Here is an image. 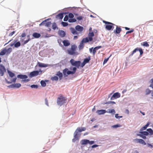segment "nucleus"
<instances>
[{
	"instance_id": "nucleus-1",
	"label": "nucleus",
	"mask_w": 153,
	"mask_h": 153,
	"mask_svg": "<svg viewBox=\"0 0 153 153\" xmlns=\"http://www.w3.org/2000/svg\"><path fill=\"white\" fill-rule=\"evenodd\" d=\"M70 69L73 71H69L67 68H65L63 70V73L65 77L67 76L69 74H74L76 70V68L75 67H71Z\"/></svg>"
},
{
	"instance_id": "nucleus-2",
	"label": "nucleus",
	"mask_w": 153,
	"mask_h": 153,
	"mask_svg": "<svg viewBox=\"0 0 153 153\" xmlns=\"http://www.w3.org/2000/svg\"><path fill=\"white\" fill-rule=\"evenodd\" d=\"M77 48V46L75 45H71V48L67 50L68 54L70 55H78L79 53L77 52L76 51Z\"/></svg>"
},
{
	"instance_id": "nucleus-3",
	"label": "nucleus",
	"mask_w": 153,
	"mask_h": 153,
	"mask_svg": "<svg viewBox=\"0 0 153 153\" xmlns=\"http://www.w3.org/2000/svg\"><path fill=\"white\" fill-rule=\"evenodd\" d=\"M103 23L105 24V28L106 30H113L114 28V25H115L113 23L111 22H107L104 20L103 21Z\"/></svg>"
},
{
	"instance_id": "nucleus-4",
	"label": "nucleus",
	"mask_w": 153,
	"mask_h": 153,
	"mask_svg": "<svg viewBox=\"0 0 153 153\" xmlns=\"http://www.w3.org/2000/svg\"><path fill=\"white\" fill-rule=\"evenodd\" d=\"M67 99L62 96H60L58 97L57 100V103L58 105L62 106L65 103Z\"/></svg>"
},
{
	"instance_id": "nucleus-5",
	"label": "nucleus",
	"mask_w": 153,
	"mask_h": 153,
	"mask_svg": "<svg viewBox=\"0 0 153 153\" xmlns=\"http://www.w3.org/2000/svg\"><path fill=\"white\" fill-rule=\"evenodd\" d=\"M70 62L72 66H76L78 68H79L81 64V62L80 61H75L73 59H71Z\"/></svg>"
},
{
	"instance_id": "nucleus-6",
	"label": "nucleus",
	"mask_w": 153,
	"mask_h": 153,
	"mask_svg": "<svg viewBox=\"0 0 153 153\" xmlns=\"http://www.w3.org/2000/svg\"><path fill=\"white\" fill-rule=\"evenodd\" d=\"M80 143L82 145H86L88 144L91 145L94 143V141H90L87 139H83L81 141Z\"/></svg>"
},
{
	"instance_id": "nucleus-7",
	"label": "nucleus",
	"mask_w": 153,
	"mask_h": 153,
	"mask_svg": "<svg viewBox=\"0 0 153 153\" xmlns=\"http://www.w3.org/2000/svg\"><path fill=\"white\" fill-rule=\"evenodd\" d=\"M42 71L41 69H40L39 71H34L30 72V75L31 77L36 76L38 75L41 74H42Z\"/></svg>"
},
{
	"instance_id": "nucleus-8",
	"label": "nucleus",
	"mask_w": 153,
	"mask_h": 153,
	"mask_svg": "<svg viewBox=\"0 0 153 153\" xmlns=\"http://www.w3.org/2000/svg\"><path fill=\"white\" fill-rule=\"evenodd\" d=\"M78 131L76 130L74 133V138L72 139V141L75 142L77 140H79V137L81 134H78Z\"/></svg>"
},
{
	"instance_id": "nucleus-9",
	"label": "nucleus",
	"mask_w": 153,
	"mask_h": 153,
	"mask_svg": "<svg viewBox=\"0 0 153 153\" xmlns=\"http://www.w3.org/2000/svg\"><path fill=\"white\" fill-rule=\"evenodd\" d=\"M139 51L140 52V55H141L143 53L142 49L140 48H137L134 49L130 55L132 56L137 51Z\"/></svg>"
},
{
	"instance_id": "nucleus-10",
	"label": "nucleus",
	"mask_w": 153,
	"mask_h": 153,
	"mask_svg": "<svg viewBox=\"0 0 153 153\" xmlns=\"http://www.w3.org/2000/svg\"><path fill=\"white\" fill-rule=\"evenodd\" d=\"M6 72V70L4 66L2 64H0V75L1 76H3L5 72Z\"/></svg>"
},
{
	"instance_id": "nucleus-11",
	"label": "nucleus",
	"mask_w": 153,
	"mask_h": 153,
	"mask_svg": "<svg viewBox=\"0 0 153 153\" xmlns=\"http://www.w3.org/2000/svg\"><path fill=\"white\" fill-rule=\"evenodd\" d=\"M120 94L118 92L114 93L111 98V100H114L120 97Z\"/></svg>"
},
{
	"instance_id": "nucleus-12",
	"label": "nucleus",
	"mask_w": 153,
	"mask_h": 153,
	"mask_svg": "<svg viewBox=\"0 0 153 153\" xmlns=\"http://www.w3.org/2000/svg\"><path fill=\"white\" fill-rule=\"evenodd\" d=\"M134 141L136 143H139L143 144V145H145L146 144V143L142 139H136L134 140Z\"/></svg>"
},
{
	"instance_id": "nucleus-13",
	"label": "nucleus",
	"mask_w": 153,
	"mask_h": 153,
	"mask_svg": "<svg viewBox=\"0 0 153 153\" xmlns=\"http://www.w3.org/2000/svg\"><path fill=\"white\" fill-rule=\"evenodd\" d=\"M122 30L121 28L116 25V28L115 30H114V32L116 34H119L120 33Z\"/></svg>"
},
{
	"instance_id": "nucleus-14",
	"label": "nucleus",
	"mask_w": 153,
	"mask_h": 153,
	"mask_svg": "<svg viewBox=\"0 0 153 153\" xmlns=\"http://www.w3.org/2000/svg\"><path fill=\"white\" fill-rule=\"evenodd\" d=\"M83 27L79 25L76 26L75 27L76 30L78 31L81 32L83 30Z\"/></svg>"
},
{
	"instance_id": "nucleus-15",
	"label": "nucleus",
	"mask_w": 153,
	"mask_h": 153,
	"mask_svg": "<svg viewBox=\"0 0 153 153\" xmlns=\"http://www.w3.org/2000/svg\"><path fill=\"white\" fill-rule=\"evenodd\" d=\"M106 112V111L105 110H97L96 113L99 115H101L105 114Z\"/></svg>"
},
{
	"instance_id": "nucleus-16",
	"label": "nucleus",
	"mask_w": 153,
	"mask_h": 153,
	"mask_svg": "<svg viewBox=\"0 0 153 153\" xmlns=\"http://www.w3.org/2000/svg\"><path fill=\"white\" fill-rule=\"evenodd\" d=\"M37 65L40 67H46L48 66V65L47 64H44L39 62L37 63Z\"/></svg>"
},
{
	"instance_id": "nucleus-17",
	"label": "nucleus",
	"mask_w": 153,
	"mask_h": 153,
	"mask_svg": "<svg viewBox=\"0 0 153 153\" xmlns=\"http://www.w3.org/2000/svg\"><path fill=\"white\" fill-rule=\"evenodd\" d=\"M94 36V32H90L88 34V37L89 38L90 41H91L93 40L92 37Z\"/></svg>"
},
{
	"instance_id": "nucleus-18",
	"label": "nucleus",
	"mask_w": 153,
	"mask_h": 153,
	"mask_svg": "<svg viewBox=\"0 0 153 153\" xmlns=\"http://www.w3.org/2000/svg\"><path fill=\"white\" fill-rule=\"evenodd\" d=\"M70 30L71 33L74 35L77 34H78L76 29H75L73 27H71L70 28Z\"/></svg>"
},
{
	"instance_id": "nucleus-19",
	"label": "nucleus",
	"mask_w": 153,
	"mask_h": 153,
	"mask_svg": "<svg viewBox=\"0 0 153 153\" xmlns=\"http://www.w3.org/2000/svg\"><path fill=\"white\" fill-rule=\"evenodd\" d=\"M17 76L18 78L21 79H25L27 78V76L25 75L19 74Z\"/></svg>"
},
{
	"instance_id": "nucleus-20",
	"label": "nucleus",
	"mask_w": 153,
	"mask_h": 153,
	"mask_svg": "<svg viewBox=\"0 0 153 153\" xmlns=\"http://www.w3.org/2000/svg\"><path fill=\"white\" fill-rule=\"evenodd\" d=\"M62 42L64 46H68L70 45L69 42L68 40H64Z\"/></svg>"
},
{
	"instance_id": "nucleus-21",
	"label": "nucleus",
	"mask_w": 153,
	"mask_h": 153,
	"mask_svg": "<svg viewBox=\"0 0 153 153\" xmlns=\"http://www.w3.org/2000/svg\"><path fill=\"white\" fill-rule=\"evenodd\" d=\"M11 87L19 88L21 86V85L20 83H16L10 85Z\"/></svg>"
},
{
	"instance_id": "nucleus-22",
	"label": "nucleus",
	"mask_w": 153,
	"mask_h": 153,
	"mask_svg": "<svg viewBox=\"0 0 153 153\" xmlns=\"http://www.w3.org/2000/svg\"><path fill=\"white\" fill-rule=\"evenodd\" d=\"M86 129V128L85 127L82 128L78 127L76 130L79 132L85 131Z\"/></svg>"
},
{
	"instance_id": "nucleus-23",
	"label": "nucleus",
	"mask_w": 153,
	"mask_h": 153,
	"mask_svg": "<svg viewBox=\"0 0 153 153\" xmlns=\"http://www.w3.org/2000/svg\"><path fill=\"white\" fill-rule=\"evenodd\" d=\"M56 75L59 77L60 80L62 79L63 77L62 74L60 71H58Z\"/></svg>"
},
{
	"instance_id": "nucleus-24",
	"label": "nucleus",
	"mask_w": 153,
	"mask_h": 153,
	"mask_svg": "<svg viewBox=\"0 0 153 153\" xmlns=\"http://www.w3.org/2000/svg\"><path fill=\"white\" fill-rule=\"evenodd\" d=\"M33 36L34 38H37L40 37L41 35L37 33H34L33 34Z\"/></svg>"
},
{
	"instance_id": "nucleus-25",
	"label": "nucleus",
	"mask_w": 153,
	"mask_h": 153,
	"mask_svg": "<svg viewBox=\"0 0 153 153\" xmlns=\"http://www.w3.org/2000/svg\"><path fill=\"white\" fill-rule=\"evenodd\" d=\"M59 35L61 37H64L65 35V32L63 30H60L59 32Z\"/></svg>"
},
{
	"instance_id": "nucleus-26",
	"label": "nucleus",
	"mask_w": 153,
	"mask_h": 153,
	"mask_svg": "<svg viewBox=\"0 0 153 153\" xmlns=\"http://www.w3.org/2000/svg\"><path fill=\"white\" fill-rule=\"evenodd\" d=\"M6 53V49L4 48L0 52V55L3 56L5 55Z\"/></svg>"
},
{
	"instance_id": "nucleus-27",
	"label": "nucleus",
	"mask_w": 153,
	"mask_h": 153,
	"mask_svg": "<svg viewBox=\"0 0 153 153\" xmlns=\"http://www.w3.org/2000/svg\"><path fill=\"white\" fill-rule=\"evenodd\" d=\"M84 47V44L83 43V42L81 41V42L80 43V44L78 46V48L79 49V50H81L83 49Z\"/></svg>"
},
{
	"instance_id": "nucleus-28",
	"label": "nucleus",
	"mask_w": 153,
	"mask_h": 153,
	"mask_svg": "<svg viewBox=\"0 0 153 153\" xmlns=\"http://www.w3.org/2000/svg\"><path fill=\"white\" fill-rule=\"evenodd\" d=\"M89 37H86L85 38H83L81 41L83 43H86L88 42L89 41H90L89 40Z\"/></svg>"
},
{
	"instance_id": "nucleus-29",
	"label": "nucleus",
	"mask_w": 153,
	"mask_h": 153,
	"mask_svg": "<svg viewBox=\"0 0 153 153\" xmlns=\"http://www.w3.org/2000/svg\"><path fill=\"white\" fill-rule=\"evenodd\" d=\"M63 17V14L62 13H59L56 16V18H59L60 19H62Z\"/></svg>"
},
{
	"instance_id": "nucleus-30",
	"label": "nucleus",
	"mask_w": 153,
	"mask_h": 153,
	"mask_svg": "<svg viewBox=\"0 0 153 153\" xmlns=\"http://www.w3.org/2000/svg\"><path fill=\"white\" fill-rule=\"evenodd\" d=\"M149 123H147L146 125H145L140 129V130L141 131H142L143 130H145L147 128V127L149 126Z\"/></svg>"
},
{
	"instance_id": "nucleus-31",
	"label": "nucleus",
	"mask_w": 153,
	"mask_h": 153,
	"mask_svg": "<svg viewBox=\"0 0 153 153\" xmlns=\"http://www.w3.org/2000/svg\"><path fill=\"white\" fill-rule=\"evenodd\" d=\"M139 133H140L143 135H145V136H147L149 135V133L148 132L146 131H140Z\"/></svg>"
},
{
	"instance_id": "nucleus-32",
	"label": "nucleus",
	"mask_w": 153,
	"mask_h": 153,
	"mask_svg": "<svg viewBox=\"0 0 153 153\" xmlns=\"http://www.w3.org/2000/svg\"><path fill=\"white\" fill-rule=\"evenodd\" d=\"M90 60V56H88V58H86L84 59L83 61L84 62H85V63H88L89 62V61Z\"/></svg>"
},
{
	"instance_id": "nucleus-33",
	"label": "nucleus",
	"mask_w": 153,
	"mask_h": 153,
	"mask_svg": "<svg viewBox=\"0 0 153 153\" xmlns=\"http://www.w3.org/2000/svg\"><path fill=\"white\" fill-rule=\"evenodd\" d=\"M12 51V48H8L7 49H6V54H9Z\"/></svg>"
},
{
	"instance_id": "nucleus-34",
	"label": "nucleus",
	"mask_w": 153,
	"mask_h": 153,
	"mask_svg": "<svg viewBox=\"0 0 153 153\" xmlns=\"http://www.w3.org/2000/svg\"><path fill=\"white\" fill-rule=\"evenodd\" d=\"M21 45V43L19 42H17L16 43H14V47L15 48H18Z\"/></svg>"
},
{
	"instance_id": "nucleus-35",
	"label": "nucleus",
	"mask_w": 153,
	"mask_h": 153,
	"mask_svg": "<svg viewBox=\"0 0 153 153\" xmlns=\"http://www.w3.org/2000/svg\"><path fill=\"white\" fill-rule=\"evenodd\" d=\"M76 19H69L68 20V21L69 22H76Z\"/></svg>"
},
{
	"instance_id": "nucleus-36",
	"label": "nucleus",
	"mask_w": 153,
	"mask_h": 153,
	"mask_svg": "<svg viewBox=\"0 0 153 153\" xmlns=\"http://www.w3.org/2000/svg\"><path fill=\"white\" fill-rule=\"evenodd\" d=\"M45 26L47 27L50 26L51 24V22H47V21L45 22Z\"/></svg>"
},
{
	"instance_id": "nucleus-37",
	"label": "nucleus",
	"mask_w": 153,
	"mask_h": 153,
	"mask_svg": "<svg viewBox=\"0 0 153 153\" xmlns=\"http://www.w3.org/2000/svg\"><path fill=\"white\" fill-rule=\"evenodd\" d=\"M137 136H140L144 139H146V136L143 135L140 133L137 134Z\"/></svg>"
},
{
	"instance_id": "nucleus-38",
	"label": "nucleus",
	"mask_w": 153,
	"mask_h": 153,
	"mask_svg": "<svg viewBox=\"0 0 153 153\" xmlns=\"http://www.w3.org/2000/svg\"><path fill=\"white\" fill-rule=\"evenodd\" d=\"M147 131L149 132L150 135H152L153 134V131L150 128H148L147 129Z\"/></svg>"
},
{
	"instance_id": "nucleus-39",
	"label": "nucleus",
	"mask_w": 153,
	"mask_h": 153,
	"mask_svg": "<svg viewBox=\"0 0 153 153\" xmlns=\"http://www.w3.org/2000/svg\"><path fill=\"white\" fill-rule=\"evenodd\" d=\"M142 45L145 47H148L149 46V45L148 44L147 42H143Z\"/></svg>"
},
{
	"instance_id": "nucleus-40",
	"label": "nucleus",
	"mask_w": 153,
	"mask_h": 153,
	"mask_svg": "<svg viewBox=\"0 0 153 153\" xmlns=\"http://www.w3.org/2000/svg\"><path fill=\"white\" fill-rule=\"evenodd\" d=\"M58 79L59 78L57 76H54L51 78V79L53 81H57Z\"/></svg>"
},
{
	"instance_id": "nucleus-41",
	"label": "nucleus",
	"mask_w": 153,
	"mask_h": 153,
	"mask_svg": "<svg viewBox=\"0 0 153 153\" xmlns=\"http://www.w3.org/2000/svg\"><path fill=\"white\" fill-rule=\"evenodd\" d=\"M41 85L43 87H45L46 85V83L45 82L43 81L42 80L40 82Z\"/></svg>"
},
{
	"instance_id": "nucleus-42",
	"label": "nucleus",
	"mask_w": 153,
	"mask_h": 153,
	"mask_svg": "<svg viewBox=\"0 0 153 153\" xmlns=\"http://www.w3.org/2000/svg\"><path fill=\"white\" fill-rule=\"evenodd\" d=\"M108 112L109 113H113L114 114L115 113V111L114 109H109Z\"/></svg>"
},
{
	"instance_id": "nucleus-43",
	"label": "nucleus",
	"mask_w": 153,
	"mask_h": 153,
	"mask_svg": "<svg viewBox=\"0 0 153 153\" xmlns=\"http://www.w3.org/2000/svg\"><path fill=\"white\" fill-rule=\"evenodd\" d=\"M8 73L10 76L11 77H13L15 75L14 74L13 72L9 71Z\"/></svg>"
},
{
	"instance_id": "nucleus-44",
	"label": "nucleus",
	"mask_w": 153,
	"mask_h": 153,
	"mask_svg": "<svg viewBox=\"0 0 153 153\" xmlns=\"http://www.w3.org/2000/svg\"><path fill=\"white\" fill-rule=\"evenodd\" d=\"M151 92V91L149 89H147L146 91V95H148L150 94Z\"/></svg>"
},
{
	"instance_id": "nucleus-45",
	"label": "nucleus",
	"mask_w": 153,
	"mask_h": 153,
	"mask_svg": "<svg viewBox=\"0 0 153 153\" xmlns=\"http://www.w3.org/2000/svg\"><path fill=\"white\" fill-rule=\"evenodd\" d=\"M49 19H47V20H45L44 21H43L40 24H39V26H41V25H45V22H46V21L47 20H48Z\"/></svg>"
},
{
	"instance_id": "nucleus-46",
	"label": "nucleus",
	"mask_w": 153,
	"mask_h": 153,
	"mask_svg": "<svg viewBox=\"0 0 153 153\" xmlns=\"http://www.w3.org/2000/svg\"><path fill=\"white\" fill-rule=\"evenodd\" d=\"M68 16L70 18H73L74 17V15L71 13H69Z\"/></svg>"
},
{
	"instance_id": "nucleus-47",
	"label": "nucleus",
	"mask_w": 153,
	"mask_h": 153,
	"mask_svg": "<svg viewBox=\"0 0 153 153\" xmlns=\"http://www.w3.org/2000/svg\"><path fill=\"white\" fill-rule=\"evenodd\" d=\"M121 126L119 124H117L116 125H113L112 126V127L113 128H116L117 127H120Z\"/></svg>"
},
{
	"instance_id": "nucleus-48",
	"label": "nucleus",
	"mask_w": 153,
	"mask_h": 153,
	"mask_svg": "<svg viewBox=\"0 0 153 153\" xmlns=\"http://www.w3.org/2000/svg\"><path fill=\"white\" fill-rule=\"evenodd\" d=\"M62 25L64 27H65L68 25V24L67 22H62Z\"/></svg>"
},
{
	"instance_id": "nucleus-49",
	"label": "nucleus",
	"mask_w": 153,
	"mask_h": 153,
	"mask_svg": "<svg viewBox=\"0 0 153 153\" xmlns=\"http://www.w3.org/2000/svg\"><path fill=\"white\" fill-rule=\"evenodd\" d=\"M68 16L67 15H66L65 17H64V21H67L68 20Z\"/></svg>"
},
{
	"instance_id": "nucleus-50",
	"label": "nucleus",
	"mask_w": 153,
	"mask_h": 153,
	"mask_svg": "<svg viewBox=\"0 0 153 153\" xmlns=\"http://www.w3.org/2000/svg\"><path fill=\"white\" fill-rule=\"evenodd\" d=\"M31 87L32 88H38V86L36 85H33L31 86Z\"/></svg>"
},
{
	"instance_id": "nucleus-51",
	"label": "nucleus",
	"mask_w": 153,
	"mask_h": 153,
	"mask_svg": "<svg viewBox=\"0 0 153 153\" xmlns=\"http://www.w3.org/2000/svg\"><path fill=\"white\" fill-rule=\"evenodd\" d=\"M134 30L133 29H131L130 31H127L126 32V34L131 33L133 32Z\"/></svg>"
},
{
	"instance_id": "nucleus-52",
	"label": "nucleus",
	"mask_w": 153,
	"mask_h": 153,
	"mask_svg": "<svg viewBox=\"0 0 153 153\" xmlns=\"http://www.w3.org/2000/svg\"><path fill=\"white\" fill-rule=\"evenodd\" d=\"M115 117L117 118H122L123 117L122 116H118V114H115Z\"/></svg>"
},
{
	"instance_id": "nucleus-53",
	"label": "nucleus",
	"mask_w": 153,
	"mask_h": 153,
	"mask_svg": "<svg viewBox=\"0 0 153 153\" xmlns=\"http://www.w3.org/2000/svg\"><path fill=\"white\" fill-rule=\"evenodd\" d=\"M109 57L107 58H105L104 61H103V64H105V63H106L107 62V61H108V59H109Z\"/></svg>"
},
{
	"instance_id": "nucleus-54",
	"label": "nucleus",
	"mask_w": 153,
	"mask_h": 153,
	"mask_svg": "<svg viewBox=\"0 0 153 153\" xmlns=\"http://www.w3.org/2000/svg\"><path fill=\"white\" fill-rule=\"evenodd\" d=\"M52 27L53 29V30H55L56 27V24H55V23L53 24L52 25Z\"/></svg>"
},
{
	"instance_id": "nucleus-55",
	"label": "nucleus",
	"mask_w": 153,
	"mask_h": 153,
	"mask_svg": "<svg viewBox=\"0 0 153 153\" xmlns=\"http://www.w3.org/2000/svg\"><path fill=\"white\" fill-rule=\"evenodd\" d=\"M110 103H112V104H115V102L114 101H110L108 102H107L105 104H109Z\"/></svg>"
},
{
	"instance_id": "nucleus-56",
	"label": "nucleus",
	"mask_w": 153,
	"mask_h": 153,
	"mask_svg": "<svg viewBox=\"0 0 153 153\" xmlns=\"http://www.w3.org/2000/svg\"><path fill=\"white\" fill-rule=\"evenodd\" d=\"M76 19H77V20H82V16H80L77 17L76 18Z\"/></svg>"
},
{
	"instance_id": "nucleus-57",
	"label": "nucleus",
	"mask_w": 153,
	"mask_h": 153,
	"mask_svg": "<svg viewBox=\"0 0 153 153\" xmlns=\"http://www.w3.org/2000/svg\"><path fill=\"white\" fill-rule=\"evenodd\" d=\"M15 33V31H13L11 32V33H10L9 36H12Z\"/></svg>"
},
{
	"instance_id": "nucleus-58",
	"label": "nucleus",
	"mask_w": 153,
	"mask_h": 153,
	"mask_svg": "<svg viewBox=\"0 0 153 153\" xmlns=\"http://www.w3.org/2000/svg\"><path fill=\"white\" fill-rule=\"evenodd\" d=\"M45 103L48 106V101L47 98L45 99Z\"/></svg>"
},
{
	"instance_id": "nucleus-59",
	"label": "nucleus",
	"mask_w": 153,
	"mask_h": 153,
	"mask_svg": "<svg viewBox=\"0 0 153 153\" xmlns=\"http://www.w3.org/2000/svg\"><path fill=\"white\" fill-rule=\"evenodd\" d=\"M96 50L94 48L92 51V53L93 55H94L95 54Z\"/></svg>"
},
{
	"instance_id": "nucleus-60",
	"label": "nucleus",
	"mask_w": 153,
	"mask_h": 153,
	"mask_svg": "<svg viewBox=\"0 0 153 153\" xmlns=\"http://www.w3.org/2000/svg\"><path fill=\"white\" fill-rule=\"evenodd\" d=\"M30 39L29 38L27 40H25L24 42V44H25L27 43L30 40Z\"/></svg>"
},
{
	"instance_id": "nucleus-61",
	"label": "nucleus",
	"mask_w": 153,
	"mask_h": 153,
	"mask_svg": "<svg viewBox=\"0 0 153 153\" xmlns=\"http://www.w3.org/2000/svg\"><path fill=\"white\" fill-rule=\"evenodd\" d=\"M98 146H99L98 145L95 144V145H92V146L91 147L92 148H94L97 147Z\"/></svg>"
},
{
	"instance_id": "nucleus-62",
	"label": "nucleus",
	"mask_w": 153,
	"mask_h": 153,
	"mask_svg": "<svg viewBox=\"0 0 153 153\" xmlns=\"http://www.w3.org/2000/svg\"><path fill=\"white\" fill-rule=\"evenodd\" d=\"M85 64H86L85 63V62H84L83 61L82 63L81 64V67H83L85 65Z\"/></svg>"
},
{
	"instance_id": "nucleus-63",
	"label": "nucleus",
	"mask_w": 153,
	"mask_h": 153,
	"mask_svg": "<svg viewBox=\"0 0 153 153\" xmlns=\"http://www.w3.org/2000/svg\"><path fill=\"white\" fill-rule=\"evenodd\" d=\"M16 41H15L14 43H11L10 44V46L11 47L13 46V45H14V43H15L16 42Z\"/></svg>"
},
{
	"instance_id": "nucleus-64",
	"label": "nucleus",
	"mask_w": 153,
	"mask_h": 153,
	"mask_svg": "<svg viewBox=\"0 0 153 153\" xmlns=\"http://www.w3.org/2000/svg\"><path fill=\"white\" fill-rule=\"evenodd\" d=\"M26 36V34L25 33H22L21 35V37H25Z\"/></svg>"
}]
</instances>
